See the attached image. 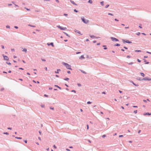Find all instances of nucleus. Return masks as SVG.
<instances>
[{"label":"nucleus","instance_id":"69168bd1","mask_svg":"<svg viewBox=\"0 0 151 151\" xmlns=\"http://www.w3.org/2000/svg\"><path fill=\"white\" fill-rule=\"evenodd\" d=\"M67 72L68 74H70V71H68Z\"/></svg>","mask_w":151,"mask_h":151},{"label":"nucleus","instance_id":"f3484780","mask_svg":"<svg viewBox=\"0 0 151 151\" xmlns=\"http://www.w3.org/2000/svg\"><path fill=\"white\" fill-rule=\"evenodd\" d=\"M80 70L83 73H84V74H86V72L82 70Z\"/></svg>","mask_w":151,"mask_h":151},{"label":"nucleus","instance_id":"a211bd4d","mask_svg":"<svg viewBox=\"0 0 151 151\" xmlns=\"http://www.w3.org/2000/svg\"><path fill=\"white\" fill-rule=\"evenodd\" d=\"M136 79L138 80H139V81H142V79H141L140 78V77H137L136 78Z\"/></svg>","mask_w":151,"mask_h":151},{"label":"nucleus","instance_id":"dca6fc26","mask_svg":"<svg viewBox=\"0 0 151 151\" xmlns=\"http://www.w3.org/2000/svg\"><path fill=\"white\" fill-rule=\"evenodd\" d=\"M84 58H85V57H84L83 55H81V57H80V58H79V59H84Z\"/></svg>","mask_w":151,"mask_h":151},{"label":"nucleus","instance_id":"2eb2a0df","mask_svg":"<svg viewBox=\"0 0 151 151\" xmlns=\"http://www.w3.org/2000/svg\"><path fill=\"white\" fill-rule=\"evenodd\" d=\"M22 49H23V50H22V51L24 52H25L26 53L27 52V50L25 48H22Z\"/></svg>","mask_w":151,"mask_h":151},{"label":"nucleus","instance_id":"338daca9","mask_svg":"<svg viewBox=\"0 0 151 151\" xmlns=\"http://www.w3.org/2000/svg\"><path fill=\"white\" fill-rule=\"evenodd\" d=\"M124 48L125 49H128V48L127 47H125V46H124Z\"/></svg>","mask_w":151,"mask_h":151},{"label":"nucleus","instance_id":"7c9ffc66","mask_svg":"<svg viewBox=\"0 0 151 151\" xmlns=\"http://www.w3.org/2000/svg\"><path fill=\"white\" fill-rule=\"evenodd\" d=\"M104 2L103 1H102L100 2V4L102 6L104 5Z\"/></svg>","mask_w":151,"mask_h":151},{"label":"nucleus","instance_id":"864d4df0","mask_svg":"<svg viewBox=\"0 0 151 151\" xmlns=\"http://www.w3.org/2000/svg\"><path fill=\"white\" fill-rule=\"evenodd\" d=\"M127 58H130L131 57L129 55H128L127 56Z\"/></svg>","mask_w":151,"mask_h":151},{"label":"nucleus","instance_id":"0e129e2a","mask_svg":"<svg viewBox=\"0 0 151 151\" xmlns=\"http://www.w3.org/2000/svg\"><path fill=\"white\" fill-rule=\"evenodd\" d=\"M52 87H50L49 88V90H52Z\"/></svg>","mask_w":151,"mask_h":151},{"label":"nucleus","instance_id":"4468645a","mask_svg":"<svg viewBox=\"0 0 151 151\" xmlns=\"http://www.w3.org/2000/svg\"><path fill=\"white\" fill-rule=\"evenodd\" d=\"M129 98V97H127L126 96H123V98L124 99H128Z\"/></svg>","mask_w":151,"mask_h":151},{"label":"nucleus","instance_id":"052dcab7","mask_svg":"<svg viewBox=\"0 0 151 151\" xmlns=\"http://www.w3.org/2000/svg\"><path fill=\"white\" fill-rule=\"evenodd\" d=\"M133 62H131L130 63H128L129 65H132L133 64Z\"/></svg>","mask_w":151,"mask_h":151},{"label":"nucleus","instance_id":"79ce46f5","mask_svg":"<svg viewBox=\"0 0 151 151\" xmlns=\"http://www.w3.org/2000/svg\"><path fill=\"white\" fill-rule=\"evenodd\" d=\"M24 141L25 142V143H27V141L26 139L24 140Z\"/></svg>","mask_w":151,"mask_h":151},{"label":"nucleus","instance_id":"20e7f679","mask_svg":"<svg viewBox=\"0 0 151 151\" xmlns=\"http://www.w3.org/2000/svg\"><path fill=\"white\" fill-rule=\"evenodd\" d=\"M122 41L124 43H127L130 44L132 43L131 42L128 40H125L124 39H122Z\"/></svg>","mask_w":151,"mask_h":151},{"label":"nucleus","instance_id":"c9c22d12","mask_svg":"<svg viewBox=\"0 0 151 151\" xmlns=\"http://www.w3.org/2000/svg\"><path fill=\"white\" fill-rule=\"evenodd\" d=\"M50 108L51 109H52V110H54V107H50Z\"/></svg>","mask_w":151,"mask_h":151},{"label":"nucleus","instance_id":"c756f323","mask_svg":"<svg viewBox=\"0 0 151 151\" xmlns=\"http://www.w3.org/2000/svg\"><path fill=\"white\" fill-rule=\"evenodd\" d=\"M135 51L136 52H141V50H136Z\"/></svg>","mask_w":151,"mask_h":151},{"label":"nucleus","instance_id":"6e6552de","mask_svg":"<svg viewBox=\"0 0 151 151\" xmlns=\"http://www.w3.org/2000/svg\"><path fill=\"white\" fill-rule=\"evenodd\" d=\"M47 45L48 46H50V45H51L52 46V47H54V44H53V43L52 42H51L50 43H47Z\"/></svg>","mask_w":151,"mask_h":151},{"label":"nucleus","instance_id":"b1692460","mask_svg":"<svg viewBox=\"0 0 151 151\" xmlns=\"http://www.w3.org/2000/svg\"><path fill=\"white\" fill-rule=\"evenodd\" d=\"M28 25L30 27H36L35 26V25H30V24H28Z\"/></svg>","mask_w":151,"mask_h":151},{"label":"nucleus","instance_id":"bf43d9fd","mask_svg":"<svg viewBox=\"0 0 151 151\" xmlns=\"http://www.w3.org/2000/svg\"><path fill=\"white\" fill-rule=\"evenodd\" d=\"M86 126H87V129H89V126H88V125H86Z\"/></svg>","mask_w":151,"mask_h":151},{"label":"nucleus","instance_id":"680f3d73","mask_svg":"<svg viewBox=\"0 0 151 151\" xmlns=\"http://www.w3.org/2000/svg\"><path fill=\"white\" fill-rule=\"evenodd\" d=\"M66 150L68 151H70V150L68 148H66Z\"/></svg>","mask_w":151,"mask_h":151},{"label":"nucleus","instance_id":"ea45409f","mask_svg":"<svg viewBox=\"0 0 151 151\" xmlns=\"http://www.w3.org/2000/svg\"><path fill=\"white\" fill-rule=\"evenodd\" d=\"M140 33L139 32H138L137 34L136 35L138 36H139L140 34Z\"/></svg>","mask_w":151,"mask_h":151},{"label":"nucleus","instance_id":"aec40b11","mask_svg":"<svg viewBox=\"0 0 151 151\" xmlns=\"http://www.w3.org/2000/svg\"><path fill=\"white\" fill-rule=\"evenodd\" d=\"M143 60H144V62H145V64H148L149 63V62H146V61L145 59H143Z\"/></svg>","mask_w":151,"mask_h":151},{"label":"nucleus","instance_id":"9d476101","mask_svg":"<svg viewBox=\"0 0 151 151\" xmlns=\"http://www.w3.org/2000/svg\"><path fill=\"white\" fill-rule=\"evenodd\" d=\"M74 31L76 32H77L78 33L80 34L81 35H82V34H81V32L79 31H78V30H76V29H75L74 30Z\"/></svg>","mask_w":151,"mask_h":151},{"label":"nucleus","instance_id":"09e8293b","mask_svg":"<svg viewBox=\"0 0 151 151\" xmlns=\"http://www.w3.org/2000/svg\"><path fill=\"white\" fill-rule=\"evenodd\" d=\"M41 60L42 61H46V60L45 59L42 58Z\"/></svg>","mask_w":151,"mask_h":151},{"label":"nucleus","instance_id":"a18cd8bd","mask_svg":"<svg viewBox=\"0 0 151 151\" xmlns=\"http://www.w3.org/2000/svg\"><path fill=\"white\" fill-rule=\"evenodd\" d=\"M137 61L139 63H140L141 62V60H140L139 59H137Z\"/></svg>","mask_w":151,"mask_h":151},{"label":"nucleus","instance_id":"bb28decb","mask_svg":"<svg viewBox=\"0 0 151 151\" xmlns=\"http://www.w3.org/2000/svg\"><path fill=\"white\" fill-rule=\"evenodd\" d=\"M103 46L104 47V50H106V49H107V48L106 47V45H104Z\"/></svg>","mask_w":151,"mask_h":151},{"label":"nucleus","instance_id":"58836bf2","mask_svg":"<svg viewBox=\"0 0 151 151\" xmlns=\"http://www.w3.org/2000/svg\"><path fill=\"white\" fill-rule=\"evenodd\" d=\"M109 6V4H107V5H106V6L105 8H107Z\"/></svg>","mask_w":151,"mask_h":151},{"label":"nucleus","instance_id":"e433bc0d","mask_svg":"<svg viewBox=\"0 0 151 151\" xmlns=\"http://www.w3.org/2000/svg\"><path fill=\"white\" fill-rule=\"evenodd\" d=\"M108 14L109 15H111V16H113V14H111V13H109Z\"/></svg>","mask_w":151,"mask_h":151},{"label":"nucleus","instance_id":"de8ad7c7","mask_svg":"<svg viewBox=\"0 0 151 151\" xmlns=\"http://www.w3.org/2000/svg\"><path fill=\"white\" fill-rule=\"evenodd\" d=\"M6 27L7 28H10V27L9 25H7L6 26Z\"/></svg>","mask_w":151,"mask_h":151},{"label":"nucleus","instance_id":"4d7b16f0","mask_svg":"<svg viewBox=\"0 0 151 151\" xmlns=\"http://www.w3.org/2000/svg\"><path fill=\"white\" fill-rule=\"evenodd\" d=\"M39 133L40 135H41L42 132L41 131H39Z\"/></svg>","mask_w":151,"mask_h":151},{"label":"nucleus","instance_id":"0eeeda50","mask_svg":"<svg viewBox=\"0 0 151 151\" xmlns=\"http://www.w3.org/2000/svg\"><path fill=\"white\" fill-rule=\"evenodd\" d=\"M2 55L4 57V60H9V58L7 56L5 55H4V54H3Z\"/></svg>","mask_w":151,"mask_h":151},{"label":"nucleus","instance_id":"412c9836","mask_svg":"<svg viewBox=\"0 0 151 151\" xmlns=\"http://www.w3.org/2000/svg\"><path fill=\"white\" fill-rule=\"evenodd\" d=\"M114 46H120V44L118 43H116L114 45Z\"/></svg>","mask_w":151,"mask_h":151},{"label":"nucleus","instance_id":"6e6d98bb","mask_svg":"<svg viewBox=\"0 0 151 151\" xmlns=\"http://www.w3.org/2000/svg\"><path fill=\"white\" fill-rule=\"evenodd\" d=\"M7 129H8L12 130V128H11V127H8L7 128Z\"/></svg>","mask_w":151,"mask_h":151},{"label":"nucleus","instance_id":"f257e3e1","mask_svg":"<svg viewBox=\"0 0 151 151\" xmlns=\"http://www.w3.org/2000/svg\"><path fill=\"white\" fill-rule=\"evenodd\" d=\"M62 64L64 65L68 69L72 70L71 68V66L67 63L63 62Z\"/></svg>","mask_w":151,"mask_h":151},{"label":"nucleus","instance_id":"5701e85b","mask_svg":"<svg viewBox=\"0 0 151 151\" xmlns=\"http://www.w3.org/2000/svg\"><path fill=\"white\" fill-rule=\"evenodd\" d=\"M89 36L91 38H95V36H94L93 35H90Z\"/></svg>","mask_w":151,"mask_h":151},{"label":"nucleus","instance_id":"ddd939ff","mask_svg":"<svg viewBox=\"0 0 151 151\" xmlns=\"http://www.w3.org/2000/svg\"><path fill=\"white\" fill-rule=\"evenodd\" d=\"M60 70H61L60 69H58L57 70V71H55V73H56V74L58 73H59V71H60Z\"/></svg>","mask_w":151,"mask_h":151},{"label":"nucleus","instance_id":"49530a36","mask_svg":"<svg viewBox=\"0 0 151 151\" xmlns=\"http://www.w3.org/2000/svg\"><path fill=\"white\" fill-rule=\"evenodd\" d=\"M77 85L78 86H81V84L80 83H78Z\"/></svg>","mask_w":151,"mask_h":151},{"label":"nucleus","instance_id":"39448f33","mask_svg":"<svg viewBox=\"0 0 151 151\" xmlns=\"http://www.w3.org/2000/svg\"><path fill=\"white\" fill-rule=\"evenodd\" d=\"M110 38H111V40L113 41H116V42L119 41V40L115 37H110Z\"/></svg>","mask_w":151,"mask_h":151},{"label":"nucleus","instance_id":"f03ea898","mask_svg":"<svg viewBox=\"0 0 151 151\" xmlns=\"http://www.w3.org/2000/svg\"><path fill=\"white\" fill-rule=\"evenodd\" d=\"M81 19L82 21L85 24H87L89 22V20L86 19L84 17H81Z\"/></svg>","mask_w":151,"mask_h":151},{"label":"nucleus","instance_id":"4be33fe9","mask_svg":"<svg viewBox=\"0 0 151 151\" xmlns=\"http://www.w3.org/2000/svg\"><path fill=\"white\" fill-rule=\"evenodd\" d=\"M63 33L64 34H65V35H66L68 37H70V36H69V35H68V34H67V33H65V32H63Z\"/></svg>","mask_w":151,"mask_h":151},{"label":"nucleus","instance_id":"f8f14e48","mask_svg":"<svg viewBox=\"0 0 151 151\" xmlns=\"http://www.w3.org/2000/svg\"><path fill=\"white\" fill-rule=\"evenodd\" d=\"M131 82L135 86H139V85L138 84H136L135 83H134L132 81H131Z\"/></svg>","mask_w":151,"mask_h":151},{"label":"nucleus","instance_id":"393cba45","mask_svg":"<svg viewBox=\"0 0 151 151\" xmlns=\"http://www.w3.org/2000/svg\"><path fill=\"white\" fill-rule=\"evenodd\" d=\"M140 74L141 75V76H142L143 77H144L145 74L144 73H140Z\"/></svg>","mask_w":151,"mask_h":151},{"label":"nucleus","instance_id":"5fc2aeb1","mask_svg":"<svg viewBox=\"0 0 151 151\" xmlns=\"http://www.w3.org/2000/svg\"><path fill=\"white\" fill-rule=\"evenodd\" d=\"M14 28L15 29H18V27L17 26H14Z\"/></svg>","mask_w":151,"mask_h":151},{"label":"nucleus","instance_id":"c03bdc74","mask_svg":"<svg viewBox=\"0 0 151 151\" xmlns=\"http://www.w3.org/2000/svg\"><path fill=\"white\" fill-rule=\"evenodd\" d=\"M81 53V52H76V54H80Z\"/></svg>","mask_w":151,"mask_h":151},{"label":"nucleus","instance_id":"f704fd0d","mask_svg":"<svg viewBox=\"0 0 151 151\" xmlns=\"http://www.w3.org/2000/svg\"><path fill=\"white\" fill-rule=\"evenodd\" d=\"M91 103V102L90 101H88L87 102V104H90Z\"/></svg>","mask_w":151,"mask_h":151},{"label":"nucleus","instance_id":"c85d7f7f","mask_svg":"<svg viewBox=\"0 0 151 151\" xmlns=\"http://www.w3.org/2000/svg\"><path fill=\"white\" fill-rule=\"evenodd\" d=\"M63 79L65 81H68L69 80V78H64Z\"/></svg>","mask_w":151,"mask_h":151},{"label":"nucleus","instance_id":"37998d69","mask_svg":"<svg viewBox=\"0 0 151 151\" xmlns=\"http://www.w3.org/2000/svg\"><path fill=\"white\" fill-rule=\"evenodd\" d=\"M72 92H74L75 93H76V91L75 90H73L71 91Z\"/></svg>","mask_w":151,"mask_h":151},{"label":"nucleus","instance_id":"8fccbe9b","mask_svg":"<svg viewBox=\"0 0 151 151\" xmlns=\"http://www.w3.org/2000/svg\"><path fill=\"white\" fill-rule=\"evenodd\" d=\"M24 8H25V9H26V10H27V11L30 10V9H28V8H26V7H24Z\"/></svg>","mask_w":151,"mask_h":151},{"label":"nucleus","instance_id":"72a5a7b5","mask_svg":"<svg viewBox=\"0 0 151 151\" xmlns=\"http://www.w3.org/2000/svg\"><path fill=\"white\" fill-rule=\"evenodd\" d=\"M74 11L76 12H78V11L76 10V9H74Z\"/></svg>","mask_w":151,"mask_h":151},{"label":"nucleus","instance_id":"e2e57ef3","mask_svg":"<svg viewBox=\"0 0 151 151\" xmlns=\"http://www.w3.org/2000/svg\"><path fill=\"white\" fill-rule=\"evenodd\" d=\"M1 47L3 49H4V46L3 45H1Z\"/></svg>","mask_w":151,"mask_h":151},{"label":"nucleus","instance_id":"13d9d810","mask_svg":"<svg viewBox=\"0 0 151 151\" xmlns=\"http://www.w3.org/2000/svg\"><path fill=\"white\" fill-rule=\"evenodd\" d=\"M53 147H54V148H55V149L57 148V147L55 145H53Z\"/></svg>","mask_w":151,"mask_h":151},{"label":"nucleus","instance_id":"1a4fd4ad","mask_svg":"<svg viewBox=\"0 0 151 151\" xmlns=\"http://www.w3.org/2000/svg\"><path fill=\"white\" fill-rule=\"evenodd\" d=\"M70 1L71 3H72L73 4L76 5V6L78 5L77 4H76V3H75L72 0H70Z\"/></svg>","mask_w":151,"mask_h":151},{"label":"nucleus","instance_id":"cd10ccee","mask_svg":"<svg viewBox=\"0 0 151 151\" xmlns=\"http://www.w3.org/2000/svg\"><path fill=\"white\" fill-rule=\"evenodd\" d=\"M15 138L17 139H22V137H15Z\"/></svg>","mask_w":151,"mask_h":151},{"label":"nucleus","instance_id":"a19ab883","mask_svg":"<svg viewBox=\"0 0 151 151\" xmlns=\"http://www.w3.org/2000/svg\"><path fill=\"white\" fill-rule=\"evenodd\" d=\"M106 137V135L105 134L103 135L102 136V137L103 138H104Z\"/></svg>","mask_w":151,"mask_h":151},{"label":"nucleus","instance_id":"4c0bfd02","mask_svg":"<svg viewBox=\"0 0 151 151\" xmlns=\"http://www.w3.org/2000/svg\"><path fill=\"white\" fill-rule=\"evenodd\" d=\"M41 106L42 108H44L45 107V105L44 104L42 105H41Z\"/></svg>","mask_w":151,"mask_h":151},{"label":"nucleus","instance_id":"603ef678","mask_svg":"<svg viewBox=\"0 0 151 151\" xmlns=\"http://www.w3.org/2000/svg\"><path fill=\"white\" fill-rule=\"evenodd\" d=\"M134 113L135 114H136L137 112V110H134Z\"/></svg>","mask_w":151,"mask_h":151},{"label":"nucleus","instance_id":"3c124183","mask_svg":"<svg viewBox=\"0 0 151 151\" xmlns=\"http://www.w3.org/2000/svg\"><path fill=\"white\" fill-rule=\"evenodd\" d=\"M139 27L140 28H142V27L141 26V24H139Z\"/></svg>","mask_w":151,"mask_h":151},{"label":"nucleus","instance_id":"2f4dec72","mask_svg":"<svg viewBox=\"0 0 151 151\" xmlns=\"http://www.w3.org/2000/svg\"><path fill=\"white\" fill-rule=\"evenodd\" d=\"M6 63L7 64H8L9 65H11V63H10V62H6Z\"/></svg>","mask_w":151,"mask_h":151},{"label":"nucleus","instance_id":"473e14b6","mask_svg":"<svg viewBox=\"0 0 151 151\" xmlns=\"http://www.w3.org/2000/svg\"><path fill=\"white\" fill-rule=\"evenodd\" d=\"M3 134H7V135H9V133L8 132H4L3 133Z\"/></svg>","mask_w":151,"mask_h":151},{"label":"nucleus","instance_id":"a878e982","mask_svg":"<svg viewBox=\"0 0 151 151\" xmlns=\"http://www.w3.org/2000/svg\"><path fill=\"white\" fill-rule=\"evenodd\" d=\"M88 3L91 4L92 3V0H89L88 2Z\"/></svg>","mask_w":151,"mask_h":151},{"label":"nucleus","instance_id":"9b49d317","mask_svg":"<svg viewBox=\"0 0 151 151\" xmlns=\"http://www.w3.org/2000/svg\"><path fill=\"white\" fill-rule=\"evenodd\" d=\"M151 114V113H150L148 112L145 113H144V115H150Z\"/></svg>","mask_w":151,"mask_h":151},{"label":"nucleus","instance_id":"774afa93","mask_svg":"<svg viewBox=\"0 0 151 151\" xmlns=\"http://www.w3.org/2000/svg\"><path fill=\"white\" fill-rule=\"evenodd\" d=\"M147 53H149V54H151V52H148V51H147L146 52Z\"/></svg>","mask_w":151,"mask_h":151},{"label":"nucleus","instance_id":"423d86ee","mask_svg":"<svg viewBox=\"0 0 151 151\" xmlns=\"http://www.w3.org/2000/svg\"><path fill=\"white\" fill-rule=\"evenodd\" d=\"M142 80L150 81H151V78H148V77H145V78H142Z\"/></svg>","mask_w":151,"mask_h":151},{"label":"nucleus","instance_id":"7ed1b4c3","mask_svg":"<svg viewBox=\"0 0 151 151\" xmlns=\"http://www.w3.org/2000/svg\"><path fill=\"white\" fill-rule=\"evenodd\" d=\"M57 27L61 30H65L67 29V28L66 27H61L59 25L57 26Z\"/></svg>","mask_w":151,"mask_h":151},{"label":"nucleus","instance_id":"6ab92c4d","mask_svg":"<svg viewBox=\"0 0 151 151\" xmlns=\"http://www.w3.org/2000/svg\"><path fill=\"white\" fill-rule=\"evenodd\" d=\"M54 86L55 87H57V88H59L60 89H61V88L60 87H59V86H58L57 85H54Z\"/></svg>","mask_w":151,"mask_h":151}]
</instances>
